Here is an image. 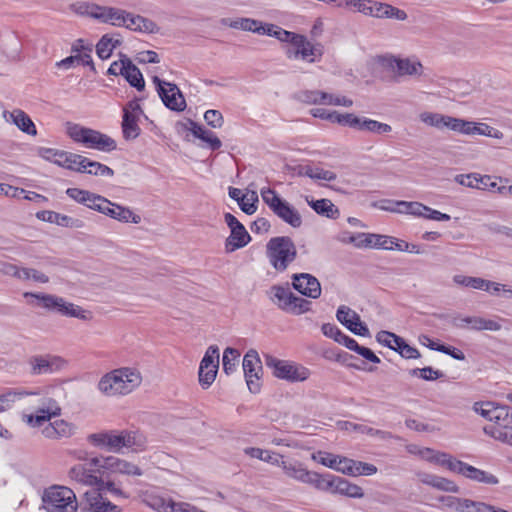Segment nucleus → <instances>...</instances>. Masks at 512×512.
<instances>
[{"label": "nucleus", "instance_id": "obj_29", "mask_svg": "<svg viewBox=\"0 0 512 512\" xmlns=\"http://www.w3.org/2000/svg\"><path fill=\"white\" fill-rule=\"evenodd\" d=\"M295 294L291 292L288 287H282L274 285L270 289V299L273 301L281 310L289 312L291 302L293 301Z\"/></svg>", "mask_w": 512, "mask_h": 512}, {"label": "nucleus", "instance_id": "obj_47", "mask_svg": "<svg viewBox=\"0 0 512 512\" xmlns=\"http://www.w3.org/2000/svg\"><path fill=\"white\" fill-rule=\"evenodd\" d=\"M95 492L102 494L104 492H109L113 497L124 499L129 498V494L124 492L120 487H118L114 481L104 480L101 477L98 481Z\"/></svg>", "mask_w": 512, "mask_h": 512}, {"label": "nucleus", "instance_id": "obj_23", "mask_svg": "<svg viewBox=\"0 0 512 512\" xmlns=\"http://www.w3.org/2000/svg\"><path fill=\"white\" fill-rule=\"evenodd\" d=\"M102 214L124 223L132 222L138 224L141 222V217L134 214L130 208L112 202L107 204Z\"/></svg>", "mask_w": 512, "mask_h": 512}, {"label": "nucleus", "instance_id": "obj_62", "mask_svg": "<svg viewBox=\"0 0 512 512\" xmlns=\"http://www.w3.org/2000/svg\"><path fill=\"white\" fill-rule=\"evenodd\" d=\"M500 509L501 508L485 502L474 501L469 499L466 507V512H500Z\"/></svg>", "mask_w": 512, "mask_h": 512}, {"label": "nucleus", "instance_id": "obj_60", "mask_svg": "<svg viewBox=\"0 0 512 512\" xmlns=\"http://www.w3.org/2000/svg\"><path fill=\"white\" fill-rule=\"evenodd\" d=\"M66 194L76 202L84 205L87 204L90 197L97 199L98 201H102L101 199L94 197V193L79 188H68L66 190Z\"/></svg>", "mask_w": 512, "mask_h": 512}, {"label": "nucleus", "instance_id": "obj_32", "mask_svg": "<svg viewBox=\"0 0 512 512\" xmlns=\"http://www.w3.org/2000/svg\"><path fill=\"white\" fill-rule=\"evenodd\" d=\"M74 433V425L65 420H56L43 429L46 438L56 439L70 437Z\"/></svg>", "mask_w": 512, "mask_h": 512}, {"label": "nucleus", "instance_id": "obj_24", "mask_svg": "<svg viewBox=\"0 0 512 512\" xmlns=\"http://www.w3.org/2000/svg\"><path fill=\"white\" fill-rule=\"evenodd\" d=\"M360 237L359 243L356 244L357 248H377L393 250V246H388V243H392L391 236L373 234V233H358Z\"/></svg>", "mask_w": 512, "mask_h": 512}, {"label": "nucleus", "instance_id": "obj_5", "mask_svg": "<svg viewBox=\"0 0 512 512\" xmlns=\"http://www.w3.org/2000/svg\"><path fill=\"white\" fill-rule=\"evenodd\" d=\"M266 255L277 272H284L297 257L296 245L288 236H276L268 241Z\"/></svg>", "mask_w": 512, "mask_h": 512}, {"label": "nucleus", "instance_id": "obj_63", "mask_svg": "<svg viewBox=\"0 0 512 512\" xmlns=\"http://www.w3.org/2000/svg\"><path fill=\"white\" fill-rule=\"evenodd\" d=\"M295 98L305 104L318 105L320 104L319 90H303L299 91Z\"/></svg>", "mask_w": 512, "mask_h": 512}, {"label": "nucleus", "instance_id": "obj_51", "mask_svg": "<svg viewBox=\"0 0 512 512\" xmlns=\"http://www.w3.org/2000/svg\"><path fill=\"white\" fill-rule=\"evenodd\" d=\"M114 48L115 44H112V36L104 34L96 45V53L99 58L105 60L111 56Z\"/></svg>", "mask_w": 512, "mask_h": 512}, {"label": "nucleus", "instance_id": "obj_34", "mask_svg": "<svg viewBox=\"0 0 512 512\" xmlns=\"http://www.w3.org/2000/svg\"><path fill=\"white\" fill-rule=\"evenodd\" d=\"M138 118L136 114L132 113L129 109H123L122 119V133L126 140L136 139L140 134V127L137 123Z\"/></svg>", "mask_w": 512, "mask_h": 512}, {"label": "nucleus", "instance_id": "obj_18", "mask_svg": "<svg viewBox=\"0 0 512 512\" xmlns=\"http://www.w3.org/2000/svg\"><path fill=\"white\" fill-rule=\"evenodd\" d=\"M103 470L132 476H141L143 474V471L137 465L115 456L104 458Z\"/></svg>", "mask_w": 512, "mask_h": 512}, {"label": "nucleus", "instance_id": "obj_27", "mask_svg": "<svg viewBox=\"0 0 512 512\" xmlns=\"http://www.w3.org/2000/svg\"><path fill=\"white\" fill-rule=\"evenodd\" d=\"M337 342L344 345L349 350L356 352L372 363L381 362L380 358L370 348L359 345L355 339L349 337L343 332L341 333L339 339H337Z\"/></svg>", "mask_w": 512, "mask_h": 512}, {"label": "nucleus", "instance_id": "obj_7", "mask_svg": "<svg viewBox=\"0 0 512 512\" xmlns=\"http://www.w3.org/2000/svg\"><path fill=\"white\" fill-rule=\"evenodd\" d=\"M42 501L47 512H77L78 503L74 491L65 486L45 489Z\"/></svg>", "mask_w": 512, "mask_h": 512}, {"label": "nucleus", "instance_id": "obj_33", "mask_svg": "<svg viewBox=\"0 0 512 512\" xmlns=\"http://www.w3.org/2000/svg\"><path fill=\"white\" fill-rule=\"evenodd\" d=\"M420 480L423 484L429 485L441 491L452 493L459 492V486L455 482L441 476L425 473L421 475Z\"/></svg>", "mask_w": 512, "mask_h": 512}, {"label": "nucleus", "instance_id": "obj_45", "mask_svg": "<svg viewBox=\"0 0 512 512\" xmlns=\"http://www.w3.org/2000/svg\"><path fill=\"white\" fill-rule=\"evenodd\" d=\"M127 17H129V12L122 9L109 7L107 14L100 15V21L120 27L127 23Z\"/></svg>", "mask_w": 512, "mask_h": 512}, {"label": "nucleus", "instance_id": "obj_11", "mask_svg": "<svg viewBox=\"0 0 512 512\" xmlns=\"http://www.w3.org/2000/svg\"><path fill=\"white\" fill-rule=\"evenodd\" d=\"M473 409L485 419L504 428L512 427V408L508 405H501L492 401L476 402Z\"/></svg>", "mask_w": 512, "mask_h": 512}, {"label": "nucleus", "instance_id": "obj_49", "mask_svg": "<svg viewBox=\"0 0 512 512\" xmlns=\"http://www.w3.org/2000/svg\"><path fill=\"white\" fill-rule=\"evenodd\" d=\"M398 212L425 218L427 207L420 202L396 201Z\"/></svg>", "mask_w": 512, "mask_h": 512}, {"label": "nucleus", "instance_id": "obj_48", "mask_svg": "<svg viewBox=\"0 0 512 512\" xmlns=\"http://www.w3.org/2000/svg\"><path fill=\"white\" fill-rule=\"evenodd\" d=\"M240 357V352L231 347H227L223 352L222 357V366L223 371L230 375L236 370V366L238 364V358Z\"/></svg>", "mask_w": 512, "mask_h": 512}, {"label": "nucleus", "instance_id": "obj_59", "mask_svg": "<svg viewBox=\"0 0 512 512\" xmlns=\"http://www.w3.org/2000/svg\"><path fill=\"white\" fill-rule=\"evenodd\" d=\"M355 466L356 460L341 456L339 460L336 462V467L334 470L348 476L355 477Z\"/></svg>", "mask_w": 512, "mask_h": 512}, {"label": "nucleus", "instance_id": "obj_55", "mask_svg": "<svg viewBox=\"0 0 512 512\" xmlns=\"http://www.w3.org/2000/svg\"><path fill=\"white\" fill-rule=\"evenodd\" d=\"M310 114L315 118L327 120L331 123H338L339 125L343 115L337 111H329L324 108H313L310 110Z\"/></svg>", "mask_w": 512, "mask_h": 512}, {"label": "nucleus", "instance_id": "obj_52", "mask_svg": "<svg viewBox=\"0 0 512 512\" xmlns=\"http://www.w3.org/2000/svg\"><path fill=\"white\" fill-rule=\"evenodd\" d=\"M260 34H266L269 36H273V37L277 38L278 40H280L281 42L287 43V41H289V37H291L292 32L284 30L283 28H281L277 25H274V24H267V25L262 24Z\"/></svg>", "mask_w": 512, "mask_h": 512}, {"label": "nucleus", "instance_id": "obj_43", "mask_svg": "<svg viewBox=\"0 0 512 512\" xmlns=\"http://www.w3.org/2000/svg\"><path fill=\"white\" fill-rule=\"evenodd\" d=\"M464 321L467 323V328H471L473 330L481 331V330H489V331H498L501 329V325L490 319H484L477 316H467L464 317Z\"/></svg>", "mask_w": 512, "mask_h": 512}, {"label": "nucleus", "instance_id": "obj_13", "mask_svg": "<svg viewBox=\"0 0 512 512\" xmlns=\"http://www.w3.org/2000/svg\"><path fill=\"white\" fill-rule=\"evenodd\" d=\"M340 125L375 134H387L392 131V127L389 124L366 117H359L353 113H344L340 120Z\"/></svg>", "mask_w": 512, "mask_h": 512}, {"label": "nucleus", "instance_id": "obj_12", "mask_svg": "<svg viewBox=\"0 0 512 512\" xmlns=\"http://www.w3.org/2000/svg\"><path fill=\"white\" fill-rule=\"evenodd\" d=\"M242 366L249 391L254 394L259 393L262 365L258 352L254 349L248 350L244 355Z\"/></svg>", "mask_w": 512, "mask_h": 512}, {"label": "nucleus", "instance_id": "obj_41", "mask_svg": "<svg viewBox=\"0 0 512 512\" xmlns=\"http://www.w3.org/2000/svg\"><path fill=\"white\" fill-rule=\"evenodd\" d=\"M308 204L319 215L330 219H337L339 217V209L329 199L311 200L308 201Z\"/></svg>", "mask_w": 512, "mask_h": 512}, {"label": "nucleus", "instance_id": "obj_19", "mask_svg": "<svg viewBox=\"0 0 512 512\" xmlns=\"http://www.w3.org/2000/svg\"><path fill=\"white\" fill-rule=\"evenodd\" d=\"M61 408L53 398H45L42 407L36 410L34 415L28 417V422L33 426H40L49 421L53 416L60 415Z\"/></svg>", "mask_w": 512, "mask_h": 512}, {"label": "nucleus", "instance_id": "obj_57", "mask_svg": "<svg viewBox=\"0 0 512 512\" xmlns=\"http://www.w3.org/2000/svg\"><path fill=\"white\" fill-rule=\"evenodd\" d=\"M469 499L458 498L455 496H442L440 501L448 508L454 509L457 512H466V507Z\"/></svg>", "mask_w": 512, "mask_h": 512}, {"label": "nucleus", "instance_id": "obj_37", "mask_svg": "<svg viewBox=\"0 0 512 512\" xmlns=\"http://www.w3.org/2000/svg\"><path fill=\"white\" fill-rule=\"evenodd\" d=\"M280 466L288 477L302 483H306L310 471L307 470L300 462L281 459Z\"/></svg>", "mask_w": 512, "mask_h": 512}, {"label": "nucleus", "instance_id": "obj_46", "mask_svg": "<svg viewBox=\"0 0 512 512\" xmlns=\"http://www.w3.org/2000/svg\"><path fill=\"white\" fill-rule=\"evenodd\" d=\"M83 165L84 167H82L83 170L81 171V173H87L95 176L100 175L106 177H112L114 175L113 169L100 162L92 161L87 157H84Z\"/></svg>", "mask_w": 512, "mask_h": 512}, {"label": "nucleus", "instance_id": "obj_50", "mask_svg": "<svg viewBox=\"0 0 512 512\" xmlns=\"http://www.w3.org/2000/svg\"><path fill=\"white\" fill-rule=\"evenodd\" d=\"M199 367H201V370L204 368H219V348L216 345L208 347Z\"/></svg>", "mask_w": 512, "mask_h": 512}, {"label": "nucleus", "instance_id": "obj_39", "mask_svg": "<svg viewBox=\"0 0 512 512\" xmlns=\"http://www.w3.org/2000/svg\"><path fill=\"white\" fill-rule=\"evenodd\" d=\"M55 357L46 356H32L29 359V364L31 365V373L34 375L47 374L51 373L54 369V365L56 363Z\"/></svg>", "mask_w": 512, "mask_h": 512}, {"label": "nucleus", "instance_id": "obj_21", "mask_svg": "<svg viewBox=\"0 0 512 512\" xmlns=\"http://www.w3.org/2000/svg\"><path fill=\"white\" fill-rule=\"evenodd\" d=\"M251 241V236L242 223L230 229V235L225 240V250L228 253L245 247Z\"/></svg>", "mask_w": 512, "mask_h": 512}, {"label": "nucleus", "instance_id": "obj_58", "mask_svg": "<svg viewBox=\"0 0 512 512\" xmlns=\"http://www.w3.org/2000/svg\"><path fill=\"white\" fill-rule=\"evenodd\" d=\"M218 368H207L201 370V367H199L198 371V377H199V384L203 389H208L212 383L215 381V378L217 376Z\"/></svg>", "mask_w": 512, "mask_h": 512}, {"label": "nucleus", "instance_id": "obj_64", "mask_svg": "<svg viewBox=\"0 0 512 512\" xmlns=\"http://www.w3.org/2000/svg\"><path fill=\"white\" fill-rule=\"evenodd\" d=\"M311 302L295 295L288 313L300 315L310 310Z\"/></svg>", "mask_w": 512, "mask_h": 512}, {"label": "nucleus", "instance_id": "obj_30", "mask_svg": "<svg viewBox=\"0 0 512 512\" xmlns=\"http://www.w3.org/2000/svg\"><path fill=\"white\" fill-rule=\"evenodd\" d=\"M69 477L78 482L89 486H97L100 477L94 475V470L87 468L86 465L77 464L69 470Z\"/></svg>", "mask_w": 512, "mask_h": 512}, {"label": "nucleus", "instance_id": "obj_1", "mask_svg": "<svg viewBox=\"0 0 512 512\" xmlns=\"http://www.w3.org/2000/svg\"><path fill=\"white\" fill-rule=\"evenodd\" d=\"M87 440L95 447L109 452H120L123 448H133L135 451L144 450L145 437L137 431L108 430L88 435Z\"/></svg>", "mask_w": 512, "mask_h": 512}, {"label": "nucleus", "instance_id": "obj_28", "mask_svg": "<svg viewBox=\"0 0 512 512\" xmlns=\"http://www.w3.org/2000/svg\"><path fill=\"white\" fill-rule=\"evenodd\" d=\"M332 494H340L355 499L364 497L363 489L360 486L339 476H335Z\"/></svg>", "mask_w": 512, "mask_h": 512}, {"label": "nucleus", "instance_id": "obj_53", "mask_svg": "<svg viewBox=\"0 0 512 512\" xmlns=\"http://www.w3.org/2000/svg\"><path fill=\"white\" fill-rule=\"evenodd\" d=\"M410 375L417 376L426 381H433L444 376V373L440 370H435L430 366L424 368H414L410 370Z\"/></svg>", "mask_w": 512, "mask_h": 512}, {"label": "nucleus", "instance_id": "obj_17", "mask_svg": "<svg viewBox=\"0 0 512 512\" xmlns=\"http://www.w3.org/2000/svg\"><path fill=\"white\" fill-rule=\"evenodd\" d=\"M292 286L302 295L317 299L321 295V285L318 279L309 273H295L291 277Z\"/></svg>", "mask_w": 512, "mask_h": 512}, {"label": "nucleus", "instance_id": "obj_6", "mask_svg": "<svg viewBox=\"0 0 512 512\" xmlns=\"http://www.w3.org/2000/svg\"><path fill=\"white\" fill-rule=\"evenodd\" d=\"M261 197L264 203L282 221L293 228H299L302 225V217L299 211L285 199L280 197L275 190L271 188H264L261 190Z\"/></svg>", "mask_w": 512, "mask_h": 512}, {"label": "nucleus", "instance_id": "obj_44", "mask_svg": "<svg viewBox=\"0 0 512 512\" xmlns=\"http://www.w3.org/2000/svg\"><path fill=\"white\" fill-rule=\"evenodd\" d=\"M453 281L461 286L488 291L490 289L491 281L479 277H470L465 275H455Z\"/></svg>", "mask_w": 512, "mask_h": 512}, {"label": "nucleus", "instance_id": "obj_56", "mask_svg": "<svg viewBox=\"0 0 512 512\" xmlns=\"http://www.w3.org/2000/svg\"><path fill=\"white\" fill-rule=\"evenodd\" d=\"M340 457V455H335L325 451H318L312 455L313 460L331 469L337 468L336 462Z\"/></svg>", "mask_w": 512, "mask_h": 512}, {"label": "nucleus", "instance_id": "obj_54", "mask_svg": "<svg viewBox=\"0 0 512 512\" xmlns=\"http://www.w3.org/2000/svg\"><path fill=\"white\" fill-rule=\"evenodd\" d=\"M259 202L258 195L255 191L251 192L250 198L248 196L241 197L237 202L240 209L247 215H252L257 211V204Z\"/></svg>", "mask_w": 512, "mask_h": 512}, {"label": "nucleus", "instance_id": "obj_22", "mask_svg": "<svg viewBox=\"0 0 512 512\" xmlns=\"http://www.w3.org/2000/svg\"><path fill=\"white\" fill-rule=\"evenodd\" d=\"M121 69V71H123L122 76L132 87L136 88L138 91L144 90L145 81L143 75L139 68L134 65L127 56H123L122 58Z\"/></svg>", "mask_w": 512, "mask_h": 512}, {"label": "nucleus", "instance_id": "obj_9", "mask_svg": "<svg viewBox=\"0 0 512 512\" xmlns=\"http://www.w3.org/2000/svg\"><path fill=\"white\" fill-rule=\"evenodd\" d=\"M265 363L273 369V375L276 378L288 382H303L310 376L308 368L294 362L277 359L271 355L266 356Z\"/></svg>", "mask_w": 512, "mask_h": 512}, {"label": "nucleus", "instance_id": "obj_3", "mask_svg": "<svg viewBox=\"0 0 512 512\" xmlns=\"http://www.w3.org/2000/svg\"><path fill=\"white\" fill-rule=\"evenodd\" d=\"M23 297L27 299L28 304L42 307L49 312H56L62 316L75 317L81 320L90 319V313L82 307L53 294L25 292Z\"/></svg>", "mask_w": 512, "mask_h": 512}, {"label": "nucleus", "instance_id": "obj_16", "mask_svg": "<svg viewBox=\"0 0 512 512\" xmlns=\"http://www.w3.org/2000/svg\"><path fill=\"white\" fill-rule=\"evenodd\" d=\"M380 61L383 66L395 70L398 76H420L423 71V66L419 61H411L408 58L402 59L388 55L381 57Z\"/></svg>", "mask_w": 512, "mask_h": 512}, {"label": "nucleus", "instance_id": "obj_15", "mask_svg": "<svg viewBox=\"0 0 512 512\" xmlns=\"http://www.w3.org/2000/svg\"><path fill=\"white\" fill-rule=\"evenodd\" d=\"M336 318L355 335L363 337L370 335L367 325L362 322L360 316L348 306L341 305L337 309Z\"/></svg>", "mask_w": 512, "mask_h": 512}, {"label": "nucleus", "instance_id": "obj_35", "mask_svg": "<svg viewBox=\"0 0 512 512\" xmlns=\"http://www.w3.org/2000/svg\"><path fill=\"white\" fill-rule=\"evenodd\" d=\"M323 52L320 45L316 46L308 41L301 50L288 52V59H302L309 63H314L321 58Z\"/></svg>", "mask_w": 512, "mask_h": 512}, {"label": "nucleus", "instance_id": "obj_26", "mask_svg": "<svg viewBox=\"0 0 512 512\" xmlns=\"http://www.w3.org/2000/svg\"><path fill=\"white\" fill-rule=\"evenodd\" d=\"M189 124V130L193 136L207 143L212 151H216L221 148L222 142L214 132L207 130L203 125H200L192 120L189 121Z\"/></svg>", "mask_w": 512, "mask_h": 512}, {"label": "nucleus", "instance_id": "obj_61", "mask_svg": "<svg viewBox=\"0 0 512 512\" xmlns=\"http://www.w3.org/2000/svg\"><path fill=\"white\" fill-rule=\"evenodd\" d=\"M445 117L446 115L431 112H424L420 115V119L422 122L429 126L436 127L438 129L444 128Z\"/></svg>", "mask_w": 512, "mask_h": 512}, {"label": "nucleus", "instance_id": "obj_20", "mask_svg": "<svg viewBox=\"0 0 512 512\" xmlns=\"http://www.w3.org/2000/svg\"><path fill=\"white\" fill-rule=\"evenodd\" d=\"M36 217L42 221L54 223L62 227L82 228L84 226V222L81 219L72 218L50 210L39 211L36 213Z\"/></svg>", "mask_w": 512, "mask_h": 512}, {"label": "nucleus", "instance_id": "obj_42", "mask_svg": "<svg viewBox=\"0 0 512 512\" xmlns=\"http://www.w3.org/2000/svg\"><path fill=\"white\" fill-rule=\"evenodd\" d=\"M13 123L23 132L29 135H36V127L31 118L22 110L16 109L11 113Z\"/></svg>", "mask_w": 512, "mask_h": 512}, {"label": "nucleus", "instance_id": "obj_31", "mask_svg": "<svg viewBox=\"0 0 512 512\" xmlns=\"http://www.w3.org/2000/svg\"><path fill=\"white\" fill-rule=\"evenodd\" d=\"M220 24L233 29H240L243 31H250L255 33H261L262 22L245 17H239L236 19L222 18Z\"/></svg>", "mask_w": 512, "mask_h": 512}, {"label": "nucleus", "instance_id": "obj_40", "mask_svg": "<svg viewBox=\"0 0 512 512\" xmlns=\"http://www.w3.org/2000/svg\"><path fill=\"white\" fill-rule=\"evenodd\" d=\"M143 502L149 508L157 512H173L175 502L171 498H165L155 494H146Z\"/></svg>", "mask_w": 512, "mask_h": 512}, {"label": "nucleus", "instance_id": "obj_10", "mask_svg": "<svg viewBox=\"0 0 512 512\" xmlns=\"http://www.w3.org/2000/svg\"><path fill=\"white\" fill-rule=\"evenodd\" d=\"M152 82L166 108L176 112L185 110V98L176 84L161 80L158 76H153Z\"/></svg>", "mask_w": 512, "mask_h": 512}, {"label": "nucleus", "instance_id": "obj_36", "mask_svg": "<svg viewBox=\"0 0 512 512\" xmlns=\"http://www.w3.org/2000/svg\"><path fill=\"white\" fill-rule=\"evenodd\" d=\"M83 161L84 156L65 151H60L58 158L54 159V163L58 166L77 172H81L83 170Z\"/></svg>", "mask_w": 512, "mask_h": 512}, {"label": "nucleus", "instance_id": "obj_2", "mask_svg": "<svg viewBox=\"0 0 512 512\" xmlns=\"http://www.w3.org/2000/svg\"><path fill=\"white\" fill-rule=\"evenodd\" d=\"M138 370L122 367L106 373L98 382V389L106 396L126 395L141 384Z\"/></svg>", "mask_w": 512, "mask_h": 512}, {"label": "nucleus", "instance_id": "obj_14", "mask_svg": "<svg viewBox=\"0 0 512 512\" xmlns=\"http://www.w3.org/2000/svg\"><path fill=\"white\" fill-rule=\"evenodd\" d=\"M448 469L479 483L488 485H496L499 483V480L495 475L478 469L463 461H450L448 464Z\"/></svg>", "mask_w": 512, "mask_h": 512}, {"label": "nucleus", "instance_id": "obj_38", "mask_svg": "<svg viewBox=\"0 0 512 512\" xmlns=\"http://www.w3.org/2000/svg\"><path fill=\"white\" fill-rule=\"evenodd\" d=\"M335 475L332 474H320L314 471H310L306 484H310L317 490L331 492L333 491Z\"/></svg>", "mask_w": 512, "mask_h": 512}, {"label": "nucleus", "instance_id": "obj_8", "mask_svg": "<svg viewBox=\"0 0 512 512\" xmlns=\"http://www.w3.org/2000/svg\"><path fill=\"white\" fill-rule=\"evenodd\" d=\"M348 4L356 11L370 17L379 19H395L405 21L408 18L407 13L391 4L379 2L376 0H349Z\"/></svg>", "mask_w": 512, "mask_h": 512}, {"label": "nucleus", "instance_id": "obj_4", "mask_svg": "<svg viewBox=\"0 0 512 512\" xmlns=\"http://www.w3.org/2000/svg\"><path fill=\"white\" fill-rule=\"evenodd\" d=\"M67 134L75 143L89 149L111 152L117 148L116 141L107 134L80 124L68 122Z\"/></svg>", "mask_w": 512, "mask_h": 512}, {"label": "nucleus", "instance_id": "obj_25", "mask_svg": "<svg viewBox=\"0 0 512 512\" xmlns=\"http://www.w3.org/2000/svg\"><path fill=\"white\" fill-rule=\"evenodd\" d=\"M86 501L89 505V509L92 512H120L121 509L117 505L113 504L106 498L102 493L86 492Z\"/></svg>", "mask_w": 512, "mask_h": 512}]
</instances>
